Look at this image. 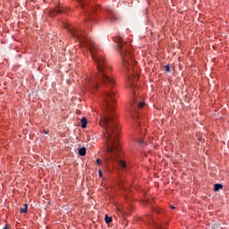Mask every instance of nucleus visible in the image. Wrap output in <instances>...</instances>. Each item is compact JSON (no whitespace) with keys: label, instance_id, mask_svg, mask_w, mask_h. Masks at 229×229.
Masks as SVG:
<instances>
[{"label":"nucleus","instance_id":"f257e3e1","mask_svg":"<svg viewBox=\"0 0 229 229\" xmlns=\"http://www.w3.org/2000/svg\"><path fill=\"white\" fill-rule=\"evenodd\" d=\"M104 105L106 107V113L100 120V124L105 128V137L106 140L107 157L105 158V165H108V162L114 164L118 163V165L128 171V165L123 160H118L119 153H121V146L119 145V123L117 117L114 113V106L115 105V90L106 91L104 94Z\"/></svg>","mask_w":229,"mask_h":229},{"label":"nucleus","instance_id":"f03ea898","mask_svg":"<svg viewBox=\"0 0 229 229\" xmlns=\"http://www.w3.org/2000/svg\"><path fill=\"white\" fill-rule=\"evenodd\" d=\"M70 33L83 46L89 49L91 55V58L94 61L98 74L95 79H88L86 83L89 90H97L98 89V80L103 81L104 85L106 87H114V79L110 78L109 74L112 72V67L108 64V61L105 56L101 55L96 48V45L90 39H87L85 37V32L83 30H78L76 28L69 29Z\"/></svg>","mask_w":229,"mask_h":229},{"label":"nucleus","instance_id":"7ed1b4c3","mask_svg":"<svg viewBox=\"0 0 229 229\" xmlns=\"http://www.w3.org/2000/svg\"><path fill=\"white\" fill-rule=\"evenodd\" d=\"M116 42L120 55L122 56L123 64L127 72H129V87L133 92L132 103L131 105V114L133 119H139V110H142L146 104L141 97L137 96L135 92V81L139 80V68H137V62L133 60V54L130 51V44L123 42V38L116 36L114 38Z\"/></svg>","mask_w":229,"mask_h":229},{"label":"nucleus","instance_id":"20e7f679","mask_svg":"<svg viewBox=\"0 0 229 229\" xmlns=\"http://www.w3.org/2000/svg\"><path fill=\"white\" fill-rule=\"evenodd\" d=\"M107 19L110 22H117V21L121 20V16L114 10L107 9Z\"/></svg>","mask_w":229,"mask_h":229},{"label":"nucleus","instance_id":"39448f33","mask_svg":"<svg viewBox=\"0 0 229 229\" xmlns=\"http://www.w3.org/2000/svg\"><path fill=\"white\" fill-rule=\"evenodd\" d=\"M98 8H99V5L90 6V12L87 13V21H92V16L90 15H92V13H94L96 11H98Z\"/></svg>","mask_w":229,"mask_h":229},{"label":"nucleus","instance_id":"423d86ee","mask_svg":"<svg viewBox=\"0 0 229 229\" xmlns=\"http://www.w3.org/2000/svg\"><path fill=\"white\" fill-rule=\"evenodd\" d=\"M65 13V11L64 9H57V10H52L50 11V17H55L56 15V13Z\"/></svg>","mask_w":229,"mask_h":229},{"label":"nucleus","instance_id":"0eeeda50","mask_svg":"<svg viewBox=\"0 0 229 229\" xmlns=\"http://www.w3.org/2000/svg\"><path fill=\"white\" fill-rule=\"evenodd\" d=\"M79 155L81 157H85L87 155V148L85 147H82L79 149Z\"/></svg>","mask_w":229,"mask_h":229},{"label":"nucleus","instance_id":"6e6552de","mask_svg":"<svg viewBox=\"0 0 229 229\" xmlns=\"http://www.w3.org/2000/svg\"><path fill=\"white\" fill-rule=\"evenodd\" d=\"M221 189H223V184H221V183L215 184V186H214L215 192H217V191H221Z\"/></svg>","mask_w":229,"mask_h":229},{"label":"nucleus","instance_id":"1a4fd4ad","mask_svg":"<svg viewBox=\"0 0 229 229\" xmlns=\"http://www.w3.org/2000/svg\"><path fill=\"white\" fill-rule=\"evenodd\" d=\"M79 3L81 6V8H85V6H87V4H89V1L87 0H79Z\"/></svg>","mask_w":229,"mask_h":229},{"label":"nucleus","instance_id":"9d476101","mask_svg":"<svg viewBox=\"0 0 229 229\" xmlns=\"http://www.w3.org/2000/svg\"><path fill=\"white\" fill-rule=\"evenodd\" d=\"M81 128H87V118L83 117L81 120Z\"/></svg>","mask_w":229,"mask_h":229},{"label":"nucleus","instance_id":"9b49d317","mask_svg":"<svg viewBox=\"0 0 229 229\" xmlns=\"http://www.w3.org/2000/svg\"><path fill=\"white\" fill-rule=\"evenodd\" d=\"M105 221H106V225H110V223H112V216H108V215H106Z\"/></svg>","mask_w":229,"mask_h":229},{"label":"nucleus","instance_id":"f8f14e48","mask_svg":"<svg viewBox=\"0 0 229 229\" xmlns=\"http://www.w3.org/2000/svg\"><path fill=\"white\" fill-rule=\"evenodd\" d=\"M28 212V204H24V208L21 209V214H26Z\"/></svg>","mask_w":229,"mask_h":229},{"label":"nucleus","instance_id":"ddd939ff","mask_svg":"<svg viewBox=\"0 0 229 229\" xmlns=\"http://www.w3.org/2000/svg\"><path fill=\"white\" fill-rule=\"evenodd\" d=\"M138 143L140 144V146H146V141L142 139H139Z\"/></svg>","mask_w":229,"mask_h":229},{"label":"nucleus","instance_id":"4468645a","mask_svg":"<svg viewBox=\"0 0 229 229\" xmlns=\"http://www.w3.org/2000/svg\"><path fill=\"white\" fill-rule=\"evenodd\" d=\"M165 71L166 72H171V68L169 67V64L165 66Z\"/></svg>","mask_w":229,"mask_h":229},{"label":"nucleus","instance_id":"2eb2a0df","mask_svg":"<svg viewBox=\"0 0 229 229\" xmlns=\"http://www.w3.org/2000/svg\"><path fill=\"white\" fill-rule=\"evenodd\" d=\"M98 174H99L100 178H103V172H101V169L98 170Z\"/></svg>","mask_w":229,"mask_h":229},{"label":"nucleus","instance_id":"dca6fc26","mask_svg":"<svg viewBox=\"0 0 229 229\" xmlns=\"http://www.w3.org/2000/svg\"><path fill=\"white\" fill-rule=\"evenodd\" d=\"M97 164H98V165H101V160H100V159H97Z\"/></svg>","mask_w":229,"mask_h":229},{"label":"nucleus","instance_id":"f3484780","mask_svg":"<svg viewBox=\"0 0 229 229\" xmlns=\"http://www.w3.org/2000/svg\"><path fill=\"white\" fill-rule=\"evenodd\" d=\"M172 208H174V207L172 206Z\"/></svg>","mask_w":229,"mask_h":229}]
</instances>
